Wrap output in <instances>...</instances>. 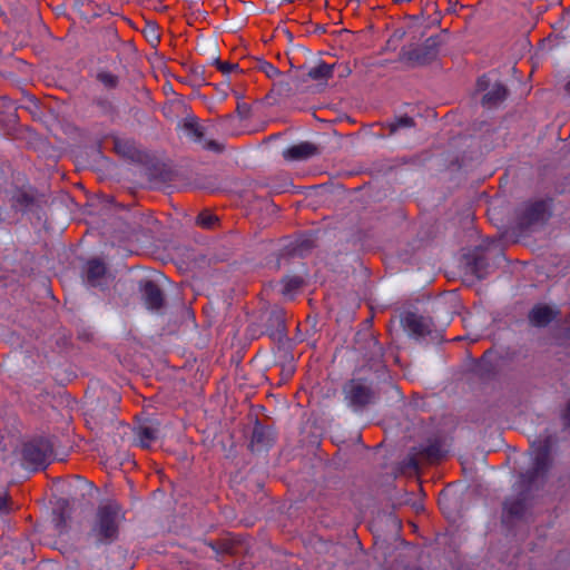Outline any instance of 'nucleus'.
<instances>
[{"label":"nucleus","instance_id":"obj_1","mask_svg":"<svg viewBox=\"0 0 570 570\" xmlns=\"http://www.w3.org/2000/svg\"><path fill=\"white\" fill-rule=\"evenodd\" d=\"M553 438L547 435L539 443L531 469L520 473V491L515 497L507 498L503 501L502 523L507 528H513L517 522L525 518V514L532 508L533 492L544 487L548 473L553 464Z\"/></svg>","mask_w":570,"mask_h":570},{"label":"nucleus","instance_id":"obj_2","mask_svg":"<svg viewBox=\"0 0 570 570\" xmlns=\"http://www.w3.org/2000/svg\"><path fill=\"white\" fill-rule=\"evenodd\" d=\"M120 505L117 502H108L97 508L89 535L97 543L111 544L119 535Z\"/></svg>","mask_w":570,"mask_h":570},{"label":"nucleus","instance_id":"obj_3","mask_svg":"<svg viewBox=\"0 0 570 570\" xmlns=\"http://www.w3.org/2000/svg\"><path fill=\"white\" fill-rule=\"evenodd\" d=\"M342 392L347 404L356 412H362L373 405L379 399V391L372 381L365 377L347 380Z\"/></svg>","mask_w":570,"mask_h":570},{"label":"nucleus","instance_id":"obj_4","mask_svg":"<svg viewBox=\"0 0 570 570\" xmlns=\"http://www.w3.org/2000/svg\"><path fill=\"white\" fill-rule=\"evenodd\" d=\"M440 35L429 37L420 46H404L399 53V60L410 67L425 66L434 61L442 45Z\"/></svg>","mask_w":570,"mask_h":570},{"label":"nucleus","instance_id":"obj_5","mask_svg":"<svg viewBox=\"0 0 570 570\" xmlns=\"http://www.w3.org/2000/svg\"><path fill=\"white\" fill-rule=\"evenodd\" d=\"M373 320L367 318L364 322V328L360 330L355 335L356 350L362 352L367 363H380L384 356V348L372 331Z\"/></svg>","mask_w":570,"mask_h":570},{"label":"nucleus","instance_id":"obj_6","mask_svg":"<svg viewBox=\"0 0 570 570\" xmlns=\"http://www.w3.org/2000/svg\"><path fill=\"white\" fill-rule=\"evenodd\" d=\"M23 461L35 470L46 468L48 460L53 454L52 443L46 438H35L22 445Z\"/></svg>","mask_w":570,"mask_h":570},{"label":"nucleus","instance_id":"obj_7","mask_svg":"<svg viewBox=\"0 0 570 570\" xmlns=\"http://www.w3.org/2000/svg\"><path fill=\"white\" fill-rule=\"evenodd\" d=\"M549 216L547 203L535 200L525 205L517 215V227L520 232H528L537 225L544 224Z\"/></svg>","mask_w":570,"mask_h":570},{"label":"nucleus","instance_id":"obj_8","mask_svg":"<svg viewBox=\"0 0 570 570\" xmlns=\"http://www.w3.org/2000/svg\"><path fill=\"white\" fill-rule=\"evenodd\" d=\"M139 289L141 293V298L148 309L158 312L166 306L165 293L155 281H140Z\"/></svg>","mask_w":570,"mask_h":570},{"label":"nucleus","instance_id":"obj_9","mask_svg":"<svg viewBox=\"0 0 570 570\" xmlns=\"http://www.w3.org/2000/svg\"><path fill=\"white\" fill-rule=\"evenodd\" d=\"M402 326L416 337H425L432 334L435 325L430 316L419 315L414 312H405L401 318Z\"/></svg>","mask_w":570,"mask_h":570},{"label":"nucleus","instance_id":"obj_10","mask_svg":"<svg viewBox=\"0 0 570 570\" xmlns=\"http://www.w3.org/2000/svg\"><path fill=\"white\" fill-rule=\"evenodd\" d=\"M463 262L466 271L478 279H483L488 275L489 263L483 247L478 246L465 253L463 255Z\"/></svg>","mask_w":570,"mask_h":570},{"label":"nucleus","instance_id":"obj_11","mask_svg":"<svg viewBox=\"0 0 570 570\" xmlns=\"http://www.w3.org/2000/svg\"><path fill=\"white\" fill-rule=\"evenodd\" d=\"M266 333L274 342H282L287 335L286 312L283 307L274 306L266 321Z\"/></svg>","mask_w":570,"mask_h":570},{"label":"nucleus","instance_id":"obj_12","mask_svg":"<svg viewBox=\"0 0 570 570\" xmlns=\"http://www.w3.org/2000/svg\"><path fill=\"white\" fill-rule=\"evenodd\" d=\"M445 456L442 445L439 441L431 442L426 446L420 449L415 454L410 458V464L419 469L423 463H436Z\"/></svg>","mask_w":570,"mask_h":570},{"label":"nucleus","instance_id":"obj_13","mask_svg":"<svg viewBox=\"0 0 570 570\" xmlns=\"http://www.w3.org/2000/svg\"><path fill=\"white\" fill-rule=\"evenodd\" d=\"M210 547L218 554H227L230 557L238 556L247 550L245 540L242 537H226L209 541Z\"/></svg>","mask_w":570,"mask_h":570},{"label":"nucleus","instance_id":"obj_14","mask_svg":"<svg viewBox=\"0 0 570 570\" xmlns=\"http://www.w3.org/2000/svg\"><path fill=\"white\" fill-rule=\"evenodd\" d=\"M318 154V147L309 141L291 146L284 151V158L287 160H304Z\"/></svg>","mask_w":570,"mask_h":570},{"label":"nucleus","instance_id":"obj_15","mask_svg":"<svg viewBox=\"0 0 570 570\" xmlns=\"http://www.w3.org/2000/svg\"><path fill=\"white\" fill-rule=\"evenodd\" d=\"M106 273L107 267L102 259L95 257L87 262L86 281L90 286L97 287L101 285V279L105 278Z\"/></svg>","mask_w":570,"mask_h":570},{"label":"nucleus","instance_id":"obj_16","mask_svg":"<svg viewBox=\"0 0 570 570\" xmlns=\"http://www.w3.org/2000/svg\"><path fill=\"white\" fill-rule=\"evenodd\" d=\"M554 316L556 314L550 306L537 304L529 312L528 318L533 326L546 327L553 321Z\"/></svg>","mask_w":570,"mask_h":570},{"label":"nucleus","instance_id":"obj_17","mask_svg":"<svg viewBox=\"0 0 570 570\" xmlns=\"http://www.w3.org/2000/svg\"><path fill=\"white\" fill-rule=\"evenodd\" d=\"M39 196L35 189H17L12 197V206L22 210H30L35 206H39Z\"/></svg>","mask_w":570,"mask_h":570},{"label":"nucleus","instance_id":"obj_18","mask_svg":"<svg viewBox=\"0 0 570 570\" xmlns=\"http://www.w3.org/2000/svg\"><path fill=\"white\" fill-rule=\"evenodd\" d=\"M138 440V445L142 449H150L151 444L157 441L159 429L149 423L139 424L134 429Z\"/></svg>","mask_w":570,"mask_h":570},{"label":"nucleus","instance_id":"obj_19","mask_svg":"<svg viewBox=\"0 0 570 570\" xmlns=\"http://www.w3.org/2000/svg\"><path fill=\"white\" fill-rule=\"evenodd\" d=\"M112 149L117 155L127 159L135 160L139 157V150L135 142L129 139L114 138Z\"/></svg>","mask_w":570,"mask_h":570},{"label":"nucleus","instance_id":"obj_20","mask_svg":"<svg viewBox=\"0 0 570 570\" xmlns=\"http://www.w3.org/2000/svg\"><path fill=\"white\" fill-rule=\"evenodd\" d=\"M53 515L56 528L62 532L67 528V522L70 519V504L66 499H59L53 508Z\"/></svg>","mask_w":570,"mask_h":570},{"label":"nucleus","instance_id":"obj_21","mask_svg":"<svg viewBox=\"0 0 570 570\" xmlns=\"http://www.w3.org/2000/svg\"><path fill=\"white\" fill-rule=\"evenodd\" d=\"M273 438L269 429L261 423V421L257 419L255 421L252 439H250V446L254 445L257 446H268L272 444Z\"/></svg>","mask_w":570,"mask_h":570},{"label":"nucleus","instance_id":"obj_22","mask_svg":"<svg viewBox=\"0 0 570 570\" xmlns=\"http://www.w3.org/2000/svg\"><path fill=\"white\" fill-rule=\"evenodd\" d=\"M508 96V89L502 83H497L481 100L482 106L493 108L500 105Z\"/></svg>","mask_w":570,"mask_h":570},{"label":"nucleus","instance_id":"obj_23","mask_svg":"<svg viewBox=\"0 0 570 570\" xmlns=\"http://www.w3.org/2000/svg\"><path fill=\"white\" fill-rule=\"evenodd\" d=\"M314 247L315 242L313 239H297L284 248V255L303 257L305 254L309 253Z\"/></svg>","mask_w":570,"mask_h":570},{"label":"nucleus","instance_id":"obj_24","mask_svg":"<svg viewBox=\"0 0 570 570\" xmlns=\"http://www.w3.org/2000/svg\"><path fill=\"white\" fill-rule=\"evenodd\" d=\"M372 126H380L381 128L389 129V136L396 134L402 128H412L415 126V121L412 117L407 115H403L397 117L394 121L391 122H375Z\"/></svg>","mask_w":570,"mask_h":570},{"label":"nucleus","instance_id":"obj_25","mask_svg":"<svg viewBox=\"0 0 570 570\" xmlns=\"http://www.w3.org/2000/svg\"><path fill=\"white\" fill-rule=\"evenodd\" d=\"M334 65L320 62L317 66L309 69L307 77L317 81H327L333 77Z\"/></svg>","mask_w":570,"mask_h":570},{"label":"nucleus","instance_id":"obj_26","mask_svg":"<svg viewBox=\"0 0 570 570\" xmlns=\"http://www.w3.org/2000/svg\"><path fill=\"white\" fill-rule=\"evenodd\" d=\"M283 283V289L282 294L287 296L291 295L297 291H299L304 285L305 281L302 276H286L282 279Z\"/></svg>","mask_w":570,"mask_h":570},{"label":"nucleus","instance_id":"obj_27","mask_svg":"<svg viewBox=\"0 0 570 570\" xmlns=\"http://www.w3.org/2000/svg\"><path fill=\"white\" fill-rule=\"evenodd\" d=\"M184 129L187 130L196 141L203 142L205 137V128L196 118H187L184 121Z\"/></svg>","mask_w":570,"mask_h":570},{"label":"nucleus","instance_id":"obj_28","mask_svg":"<svg viewBox=\"0 0 570 570\" xmlns=\"http://www.w3.org/2000/svg\"><path fill=\"white\" fill-rule=\"evenodd\" d=\"M253 62H254V66H252L250 68L257 69V70L264 72L269 79L274 78L275 76L281 75V71L267 61H264L261 59H254Z\"/></svg>","mask_w":570,"mask_h":570},{"label":"nucleus","instance_id":"obj_29","mask_svg":"<svg viewBox=\"0 0 570 570\" xmlns=\"http://www.w3.org/2000/svg\"><path fill=\"white\" fill-rule=\"evenodd\" d=\"M274 95L277 96H291L292 87L288 81L279 80L273 83L271 91L266 95V99L273 98Z\"/></svg>","mask_w":570,"mask_h":570},{"label":"nucleus","instance_id":"obj_30","mask_svg":"<svg viewBox=\"0 0 570 570\" xmlns=\"http://www.w3.org/2000/svg\"><path fill=\"white\" fill-rule=\"evenodd\" d=\"M196 223L204 228L213 229L218 223V217L208 210H203L198 214Z\"/></svg>","mask_w":570,"mask_h":570},{"label":"nucleus","instance_id":"obj_31","mask_svg":"<svg viewBox=\"0 0 570 570\" xmlns=\"http://www.w3.org/2000/svg\"><path fill=\"white\" fill-rule=\"evenodd\" d=\"M96 79L107 89H115L119 85V77L108 71H99Z\"/></svg>","mask_w":570,"mask_h":570},{"label":"nucleus","instance_id":"obj_32","mask_svg":"<svg viewBox=\"0 0 570 570\" xmlns=\"http://www.w3.org/2000/svg\"><path fill=\"white\" fill-rule=\"evenodd\" d=\"M215 66H216L217 70H219L224 75L229 73V72H234V71H237V72H240V73L244 72V65L240 66L239 63H233V62H229V61H222L220 59H216L215 60Z\"/></svg>","mask_w":570,"mask_h":570},{"label":"nucleus","instance_id":"obj_33","mask_svg":"<svg viewBox=\"0 0 570 570\" xmlns=\"http://www.w3.org/2000/svg\"><path fill=\"white\" fill-rule=\"evenodd\" d=\"M204 145L203 148L206 150L214 151L216 154H222L225 150V146L217 140L209 139V140H203Z\"/></svg>","mask_w":570,"mask_h":570},{"label":"nucleus","instance_id":"obj_34","mask_svg":"<svg viewBox=\"0 0 570 570\" xmlns=\"http://www.w3.org/2000/svg\"><path fill=\"white\" fill-rule=\"evenodd\" d=\"M11 498L8 492L0 493V512L8 513L11 510Z\"/></svg>","mask_w":570,"mask_h":570},{"label":"nucleus","instance_id":"obj_35","mask_svg":"<svg viewBox=\"0 0 570 570\" xmlns=\"http://www.w3.org/2000/svg\"><path fill=\"white\" fill-rule=\"evenodd\" d=\"M94 102L105 112H112L115 110L112 102L107 98H97Z\"/></svg>","mask_w":570,"mask_h":570},{"label":"nucleus","instance_id":"obj_36","mask_svg":"<svg viewBox=\"0 0 570 570\" xmlns=\"http://www.w3.org/2000/svg\"><path fill=\"white\" fill-rule=\"evenodd\" d=\"M56 345L62 350H69L72 347L71 336L62 334L56 341Z\"/></svg>","mask_w":570,"mask_h":570},{"label":"nucleus","instance_id":"obj_37","mask_svg":"<svg viewBox=\"0 0 570 570\" xmlns=\"http://www.w3.org/2000/svg\"><path fill=\"white\" fill-rule=\"evenodd\" d=\"M478 372L483 377H490L491 375L494 374V367L492 364H484L483 362H481L478 365Z\"/></svg>","mask_w":570,"mask_h":570},{"label":"nucleus","instance_id":"obj_38","mask_svg":"<svg viewBox=\"0 0 570 570\" xmlns=\"http://www.w3.org/2000/svg\"><path fill=\"white\" fill-rule=\"evenodd\" d=\"M490 87V79L487 76H481L476 80V90L485 91Z\"/></svg>","mask_w":570,"mask_h":570},{"label":"nucleus","instance_id":"obj_39","mask_svg":"<svg viewBox=\"0 0 570 570\" xmlns=\"http://www.w3.org/2000/svg\"><path fill=\"white\" fill-rule=\"evenodd\" d=\"M563 428L570 429V400L568 401L564 411L562 412Z\"/></svg>","mask_w":570,"mask_h":570},{"label":"nucleus","instance_id":"obj_40","mask_svg":"<svg viewBox=\"0 0 570 570\" xmlns=\"http://www.w3.org/2000/svg\"><path fill=\"white\" fill-rule=\"evenodd\" d=\"M78 338L81 340V341H85V342H89L92 338V334L89 333V332L83 331L81 333H78Z\"/></svg>","mask_w":570,"mask_h":570},{"label":"nucleus","instance_id":"obj_41","mask_svg":"<svg viewBox=\"0 0 570 570\" xmlns=\"http://www.w3.org/2000/svg\"><path fill=\"white\" fill-rule=\"evenodd\" d=\"M237 110L239 114H242V111H244V108L240 107V105L237 106Z\"/></svg>","mask_w":570,"mask_h":570},{"label":"nucleus","instance_id":"obj_42","mask_svg":"<svg viewBox=\"0 0 570 570\" xmlns=\"http://www.w3.org/2000/svg\"><path fill=\"white\" fill-rule=\"evenodd\" d=\"M237 110L239 114H242V111H244V108L240 107V105L237 106Z\"/></svg>","mask_w":570,"mask_h":570},{"label":"nucleus","instance_id":"obj_43","mask_svg":"<svg viewBox=\"0 0 570 570\" xmlns=\"http://www.w3.org/2000/svg\"><path fill=\"white\" fill-rule=\"evenodd\" d=\"M566 88L570 92V81L567 83Z\"/></svg>","mask_w":570,"mask_h":570},{"label":"nucleus","instance_id":"obj_44","mask_svg":"<svg viewBox=\"0 0 570 570\" xmlns=\"http://www.w3.org/2000/svg\"><path fill=\"white\" fill-rule=\"evenodd\" d=\"M414 570H423V569H421V568H415Z\"/></svg>","mask_w":570,"mask_h":570}]
</instances>
